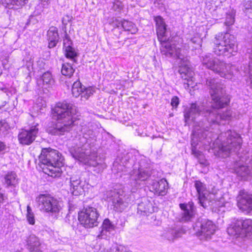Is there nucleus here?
<instances>
[{"instance_id":"a19ab883","label":"nucleus","mask_w":252,"mask_h":252,"mask_svg":"<svg viewBox=\"0 0 252 252\" xmlns=\"http://www.w3.org/2000/svg\"><path fill=\"white\" fill-rule=\"evenodd\" d=\"M72 42L70 39L68 38L67 35L65 36V38L63 40V48L64 49L65 48H68L69 47H71Z\"/></svg>"},{"instance_id":"37998d69","label":"nucleus","mask_w":252,"mask_h":252,"mask_svg":"<svg viewBox=\"0 0 252 252\" xmlns=\"http://www.w3.org/2000/svg\"><path fill=\"white\" fill-rule=\"evenodd\" d=\"M116 252H129V251L125 246L119 245L116 248Z\"/></svg>"},{"instance_id":"f03ea898","label":"nucleus","mask_w":252,"mask_h":252,"mask_svg":"<svg viewBox=\"0 0 252 252\" xmlns=\"http://www.w3.org/2000/svg\"><path fill=\"white\" fill-rule=\"evenodd\" d=\"M53 111L58 122L49 129V132L55 135H63L73 126L77 118L76 108L72 104L64 101L58 103Z\"/></svg>"},{"instance_id":"0eeeda50","label":"nucleus","mask_w":252,"mask_h":252,"mask_svg":"<svg viewBox=\"0 0 252 252\" xmlns=\"http://www.w3.org/2000/svg\"><path fill=\"white\" fill-rule=\"evenodd\" d=\"M89 145L82 147L75 146L70 148L69 152L73 158L85 164L94 167L96 173L102 172L106 168V165L97 161V157L95 153L91 154L90 150L87 149Z\"/></svg>"},{"instance_id":"58836bf2","label":"nucleus","mask_w":252,"mask_h":252,"mask_svg":"<svg viewBox=\"0 0 252 252\" xmlns=\"http://www.w3.org/2000/svg\"><path fill=\"white\" fill-rule=\"evenodd\" d=\"M234 22V17L232 14H228L226 17L225 24L227 26H230L233 24Z\"/></svg>"},{"instance_id":"423d86ee","label":"nucleus","mask_w":252,"mask_h":252,"mask_svg":"<svg viewBox=\"0 0 252 252\" xmlns=\"http://www.w3.org/2000/svg\"><path fill=\"white\" fill-rule=\"evenodd\" d=\"M201 61L202 64L206 68L227 80H231L235 76V74L239 71L234 65L227 63L214 57L211 54L202 56Z\"/></svg>"},{"instance_id":"bb28decb","label":"nucleus","mask_w":252,"mask_h":252,"mask_svg":"<svg viewBox=\"0 0 252 252\" xmlns=\"http://www.w3.org/2000/svg\"><path fill=\"white\" fill-rule=\"evenodd\" d=\"M47 36L49 42L48 47L50 48L55 47L59 39L57 28L55 27H50L47 31Z\"/></svg>"},{"instance_id":"4468645a","label":"nucleus","mask_w":252,"mask_h":252,"mask_svg":"<svg viewBox=\"0 0 252 252\" xmlns=\"http://www.w3.org/2000/svg\"><path fill=\"white\" fill-rule=\"evenodd\" d=\"M99 214L96 209L87 207L78 213V220L86 228H92L98 225Z\"/></svg>"},{"instance_id":"8fccbe9b","label":"nucleus","mask_w":252,"mask_h":252,"mask_svg":"<svg viewBox=\"0 0 252 252\" xmlns=\"http://www.w3.org/2000/svg\"><path fill=\"white\" fill-rule=\"evenodd\" d=\"M200 163L201 164L205 165H207V161L206 160L200 161Z\"/></svg>"},{"instance_id":"e433bc0d","label":"nucleus","mask_w":252,"mask_h":252,"mask_svg":"<svg viewBox=\"0 0 252 252\" xmlns=\"http://www.w3.org/2000/svg\"><path fill=\"white\" fill-rule=\"evenodd\" d=\"M64 50L66 57L70 59L75 62L74 58L76 56V53L74 49L71 47L68 48H65Z\"/></svg>"},{"instance_id":"393cba45","label":"nucleus","mask_w":252,"mask_h":252,"mask_svg":"<svg viewBox=\"0 0 252 252\" xmlns=\"http://www.w3.org/2000/svg\"><path fill=\"white\" fill-rule=\"evenodd\" d=\"M113 26L118 28H122L125 31L131 34H135L137 32V28L135 25L130 21L127 20H120L116 19L113 22Z\"/></svg>"},{"instance_id":"cd10ccee","label":"nucleus","mask_w":252,"mask_h":252,"mask_svg":"<svg viewBox=\"0 0 252 252\" xmlns=\"http://www.w3.org/2000/svg\"><path fill=\"white\" fill-rule=\"evenodd\" d=\"M70 191L74 195H78L83 191L81 181L78 176L74 175L70 177Z\"/></svg>"},{"instance_id":"c9c22d12","label":"nucleus","mask_w":252,"mask_h":252,"mask_svg":"<svg viewBox=\"0 0 252 252\" xmlns=\"http://www.w3.org/2000/svg\"><path fill=\"white\" fill-rule=\"evenodd\" d=\"M124 7L123 2L119 0H115L113 2V9L118 13H120Z\"/></svg>"},{"instance_id":"20e7f679","label":"nucleus","mask_w":252,"mask_h":252,"mask_svg":"<svg viewBox=\"0 0 252 252\" xmlns=\"http://www.w3.org/2000/svg\"><path fill=\"white\" fill-rule=\"evenodd\" d=\"M194 187L198 194V199L200 205L206 208L208 205L220 207L225 206L228 195H222L221 192L214 186H210L207 189L206 185L200 181H196Z\"/></svg>"},{"instance_id":"9b49d317","label":"nucleus","mask_w":252,"mask_h":252,"mask_svg":"<svg viewBox=\"0 0 252 252\" xmlns=\"http://www.w3.org/2000/svg\"><path fill=\"white\" fill-rule=\"evenodd\" d=\"M151 174L149 164L144 159H141L129 174L128 184L131 187V191L135 192L137 188L149 179Z\"/></svg>"},{"instance_id":"2eb2a0df","label":"nucleus","mask_w":252,"mask_h":252,"mask_svg":"<svg viewBox=\"0 0 252 252\" xmlns=\"http://www.w3.org/2000/svg\"><path fill=\"white\" fill-rule=\"evenodd\" d=\"M217 227L213 222L210 220H204L196 224L194 229L196 236L200 240L211 239L216 232Z\"/></svg>"},{"instance_id":"a878e982","label":"nucleus","mask_w":252,"mask_h":252,"mask_svg":"<svg viewBox=\"0 0 252 252\" xmlns=\"http://www.w3.org/2000/svg\"><path fill=\"white\" fill-rule=\"evenodd\" d=\"M154 211L152 203L147 198H143L138 203L137 212L142 215H148Z\"/></svg>"},{"instance_id":"412c9836","label":"nucleus","mask_w":252,"mask_h":252,"mask_svg":"<svg viewBox=\"0 0 252 252\" xmlns=\"http://www.w3.org/2000/svg\"><path fill=\"white\" fill-rule=\"evenodd\" d=\"M150 189L155 193L159 195H164L167 192L168 183L165 179H162L159 181H153L151 185Z\"/></svg>"},{"instance_id":"f257e3e1","label":"nucleus","mask_w":252,"mask_h":252,"mask_svg":"<svg viewBox=\"0 0 252 252\" xmlns=\"http://www.w3.org/2000/svg\"><path fill=\"white\" fill-rule=\"evenodd\" d=\"M206 84L210 88L213 103L210 109H205L204 106L197 103H192L190 107L186 109L184 112V118L186 125H189L195 121L200 116L205 117L207 124L199 121L194 126L191 141L192 154L196 157L200 156V153L196 151L199 142L206 139L208 143L212 141L213 134L209 131L208 125L211 124H224L223 121H229L232 118L238 119V116L232 113L230 110L227 109L222 113L220 109L227 106L230 98L225 92L223 86L218 84L215 79H207Z\"/></svg>"},{"instance_id":"1a4fd4ad","label":"nucleus","mask_w":252,"mask_h":252,"mask_svg":"<svg viewBox=\"0 0 252 252\" xmlns=\"http://www.w3.org/2000/svg\"><path fill=\"white\" fill-rule=\"evenodd\" d=\"M235 37L228 33H220L216 35L214 41V53L218 56H226L228 58L237 52Z\"/></svg>"},{"instance_id":"aec40b11","label":"nucleus","mask_w":252,"mask_h":252,"mask_svg":"<svg viewBox=\"0 0 252 252\" xmlns=\"http://www.w3.org/2000/svg\"><path fill=\"white\" fill-rule=\"evenodd\" d=\"M201 42L202 41L200 37L198 36H194L189 39L188 42V46H185L183 49H182V45L179 44V42L177 44H176V42H175L173 47H175L177 49V50L179 54L183 53V51L185 50L186 52L184 54V57L188 60V57L186 56L188 49L190 47H192V49L196 50L201 47Z\"/></svg>"},{"instance_id":"72a5a7b5","label":"nucleus","mask_w":252,"mask_h":252,"mask_svg":"<svg viewBox=\"0 0 252 252\" xmlns=\"http://www.w3.org/2000/svg\"><path fill=\"white\" fill-rule=\"evenodd\" d=\"M15 180V173L14 172H10L8 173L4 178L5 183L7 186L14 185Z\"/></svg>"},{"instance_id":"c85d7f7f","label":"nucleus","mask_w":252,"mask_h":252,"mask_svg":"<svg viewBox=\"0 0 252 252\" xmlns=\"http://www.w3.org/2000/svg\"><path fill=\"white\" fill-rule=\"evenodd\" d=\"M238 220H237L229 225L227 231L229 235L237 236L242 232V227L240 225H238Z\"/></svg>"},{"instance_id":"09e8293b","label":"nucleus","mask_w":252,"mask_h":252,"mask_svg":"<svg viewBox=\"0 0 252 252\" xmlns=\"http://www.w3.org/2000/svg\"><path fill=\"white\" fill-rule=\"evenodd\" d=\"M3 200V195L0 192V202H1Z\"/></svg>"},{"instance_id":"b1692460","label":"nucleus","mask_w":252,"mask_h":252,"mask_svg":"<svg viewBox=\"0 0 252 252\" xmlns=\"http://www.w3.org/2000/svg\"><path fill=\"white\" fill-rule=\"evenodd\" d=\"M180 206L182 210L183 221L190 220L195 214V208L193 203L191 202L188 204H180Z\"/></svg>"},{"instance_id":"f8f14e48","label":"nucleus","mask_w":252,"mask_h":252,"mask_svg":"<svg viewBox=\"0 0 252 252\" xmlns=\"http://www.w3.org/2000/svg\"><path fill=\"white\" fill-rule=\"evenodd\" d=\"M250 154L245 152L239 155V159L234 164L233 169L236 174L244 180L252 177V158H250Z\"/></svg>"},{"instance_id":"2f4dec72","label":"nucleus","mask_w":252,"mask_h":252,"mask_svg":"<svg viewBox=\"0 0 252 252\" xmlns=\"http://www.w3.org/2000/svg\"><path fill=\"white\" fill-rule=\"evenodd\" d=\"M75 69L72 65L69 63H64L62 65L61 72L65 76L70 77L73 74Z\"/></svg>"},{"instance_id":"7c9ffc66","label":"nucleus","mask_w":252,"mask_h":252,"mask_svg":"<svg viewBox=\"0 0 252 252\" xmlns=\"http://www.w3.org/2000/svg\"><path fill=\"white\" fill-rule=\"evenodd\" d=\"M238 225L242 227V232L244 231L246 233L252 234V220L246 219L245 220H239Z\"/></svg>"},{"instance_id":"f3484780","label":"nucleus","mask_w":252,"mask_h":252,"mask_svg":"<svg viewBox=\"0 0 252 252\" xmlns=\"http://www.w3.org/2000/svg\"><path fill=\"white\" fill-rule=\"evenodd\" d=\"M237 198L239 209L247 214L252 215V194L241 190Z\"/></svg>"},{"instance_id":"6e6552de","label":"nucleus","mask_w":252,"mask_h":252,"mask_svg":"<svg viewBox=\"0 0 252 252\" xmlns=\"http://www.w3.org/2000/svg\"><path fill=\"white\" fill-rule=\"evenodd\" d=\"M155 21L156 25V31L158 38L160 42V51L162 55L166 57H174L179 56L177 49L173 47L174 41L167 40L166 38V26L163 19L161 16H157L155 18Z\"/></svg>"},{"instance_id":"a211bd4d","label":"nucleus","mask_w":252,"mask_h":252,"mask_svg":"<svg viewBox=\"0 0 252 252\" xmlns=\"http://www.w3.org/2000/svg\"><path fill=\"white\" fill-rule=\"evenodd\" d=\"M38 124L32 126L29 129H23L18 134L19 142L23 145H30L35 139L38 132Z\"/></svg>"},{"instance_id":"49530a36","label":"nucleus","mask_w":252,"mask_h":252,"mask_svg":"<svg viewBox=\"0 0 252 252\" xmlns=\"http://www.w3.org/2000/svg\"><path fill=\"white\" fill-rule=\"evenodd\" d=\"M28 0H17V6L18 5V3L21 6L24 5L25 3L28 2Z\"/></svg>"},{"instance_id":"c756f323","label":"nucleus","mask_w":252,"mask_h":252,"mask_svg":"<svg viewBox=\"0 0 252 252\" xmlns=\"http://www.w3.org/2000/svg\"><path fill=\"white\" fill-rule=\"evenodd\" d=\"M182 231L176 228H169L164 233V237L169 241H173L175 239L181 236Z\"/></svg>"},{"instance_id":"7ed1b4c3","label":"nucleus","mask_w":252,"mask_h":252,"mask_svg":"<svg viewBox=\"0 0 252 252\" xmlns=\"http://www.w3.org/2000/svg\"><path fill=\"white\" fill-rule=\"evenodd\" d=\"M242 144L240 135L234 130H228L218 136L211 146V150L215 156L225 158L231 153L238 152Z\"/></svg>"},{"instance_id":"5701e85b","label":"nucleus","mask_w":252,"mask_h":252,"mask_svg":"<svg viewBox=\"0 0 252 252\" xmlns=\"http://www.w3.org/2000/svg\"><path fill=\"white\" fill-rule=\"evenodd\" d=\"M26 246L30 252H42L41 243L39 239L34 234H31L26 240Z\"/></svg>"},{"instance_id":"473e14b6","label":"nucleus","mask_w":252,"mask_h":252,"mask_svg":"<svg viewBox=\"0 0 252 252\" xmlns=\"http://www.w3.org/2000/svg\"><path fill=\"white\" fill-rule=\"evenodd\" d=\"M42 80L43 85H47L48 86L52 85L54 82L52 76L49 72H45L43 74L42 76Z\"/></svg>"},{"instance_id":"a18cd8bd","label":"nucleus","mask_w":252,"mask_h":252,"mask_svg":"<svg viewBox=\"0 0 252 252\" xmlns=\"http://www.w3.org/2000/svg\"><path fill=\"white\" fill-rule=\"evenodd\" d=\"M51 0H40V4L42 5L43 7L46 8L50 3Z\"/></svg>"},{"instance_id":"4be33fe9","label":"nucleus","mask_w":252,"mask_h":252,"mask_svg":"<svg viewBox=\"0 0 252 252\" xmlns=\"http://www.w3.org/2000/svg\"><path fill=\"white\" fill-rule=\"evenodd\" d=\"M115 226L110 220L106 219L104 220L101 226V230L97 237L100 239H107L113 234Z\"/></svg>"},{"instance_id":"9d476101","label":"nucleus","mask_w":252,"mask_h":252,"mask_svg":"<svg viewBox=\"0 0 252 252\" xmlns=\"http://www.w3.org/2000/svg\"><path fill=\"white\" fill-rule=\"evenodd\" d=\"M39 210L52 218H57L63 208V204L58 199L47 194H40L35 198Z\"/></svg>"},{"instance_id":"79ce46f5","label":"nucleus","mask_w":252,"mask_h":252,"mask_svg":"<svg viewBox=\"0 0 252 252\" xmlns=\"http://www.w3.org/2000/svg\"><path fill=\"white\" fill-rule=\"evenodd\" d=\"M179 104V98L175 96H174L172 99L171 102V105L173 108H177L178 105Z\"/></svg>"},{"instance_id":"dca6fc26","label":"nucleus","mask_w":252,"mask_h":252,"mask_svg":"<svg viewBox=\"0 0 252 252\" xmlns=\"http://www.w3.org/2000/svg\"><path fill=\"white\" fill-rule=\"evenodd\" d=\"M122 192V190H113L109 192L108 194V202L113 209L117 212L123 211L128 204L127 201L123 200Z\"/></svg>"},{"instance_id":"ddd939ff","label":"nucleus","mask_w":252,"mask_h":252,"mask_svg":"<svg viewBox=\"0 0 252 252\" xmlns=\"http://www.w3.org/2000/svg\"><path fill=\"white\" fill-rule=\"evenodd\" d=\"M185 52V50H184L183 53L179 54V56H175L174 58L180 60L179 72L181 78L185 81L184 84H186L188 88H193L196 85L193 78L194 72L190 67L189 60L184 57Z\"/></svg>"},{"instance_id":"4c0bfd02","label":"nucleus","mask_w":252,"mask_h":252,"mask_svg":"<svg viewBox=\"0 0 252 252\" xmlns=\"http://www.w3.org/2000/svg\"><path fill=\"white\" fill-rule=\"evenodd\" d=\"M8 128V124L5 121H0V134L3 133Z\"/></svg>"},{"instance_id":"39448f33","label":"nucleus","mask_w":252,"mask_h":252,"mask_svg":"<svg viewBox=\"0 0 252 252\" xmlns=\"http://www.w3.org/2000/svg\"><path fill=\"white\" fill-rule=\"evenodd\" d=\"M39 160L43 165L42 168L44 173L54 178L61 176L63 159L58 151L51 148L42 149Z\"/></svg>"},{"instance_id":"f704fd0d","label":"nucleus","mask_w":252,"mask_h":252,"mask_svg":"<svg viewBox=\"0 0 252 252\" xmlns=\"http://www.w3.org/2000/svg\"><path fill=\"white\" fill-rule=\"evenodd\" d=\"M27 219L28 222L32 225L35 223L34 215L32 210L29 206H27Z\"/></svg>"},{"instance_id":"de8ad7c7","label":"nucleus","mask_w":252,"mask_h":252,"mask_svg":"<svg viewBox=\"0 0 252 252\" xmlns=\"http://www.w3.org/2000/svg\"><path fill=\"white\" fill-rule=\"evenodd\" d=\"M4 144H3L2 142L0 141V152L2 151L3 150H4Z\"/></svg>"},{"instance_id":"6ab92c4d","label":"nucleus","mask_w":252,"mask_h":252,"mask_svg":"<svg viewBox=\"0 0 252 252\" xmlns=\"http://www.w3.org/2000/svg\"><path fill=\"white\" fill-rule=\"evenodd\" d=\"M95 92V89L92 87L85 88L81 85L79 81L75 82L72 87V93L74 96L77 97L81 95L82 98L87 99Z\"/></svg>"},{"instance_id":"ea45409f","label":"nucleus","mask_w":252,"mask_h":252,"mask_svg":"<svg viewBox=\"0 0 252 252\" xmlns=\"http://www.w3.org/2000/svg\"><path fill=\"white\" fill-rule=\"evenodd\" d=\"M244 6L247 12L252 13V0H248L244 4Z\"/></svg>"},{"instance_id":"c03bdc74","label":"nucleus","mask_w":252,"mask_h":252,"mask_svg":"<svg viewBox=\"0 0 252 252\" xmlns=\"http://www.w3.org/2000/svg\"><path fill=\"white\" fill-rule=\"evenodd\" d=\"M113 170H116L117 172H119L122 170V166L121 164L119 165L117 161H115L113 165Z\"/></svg>"}]
</instances>
